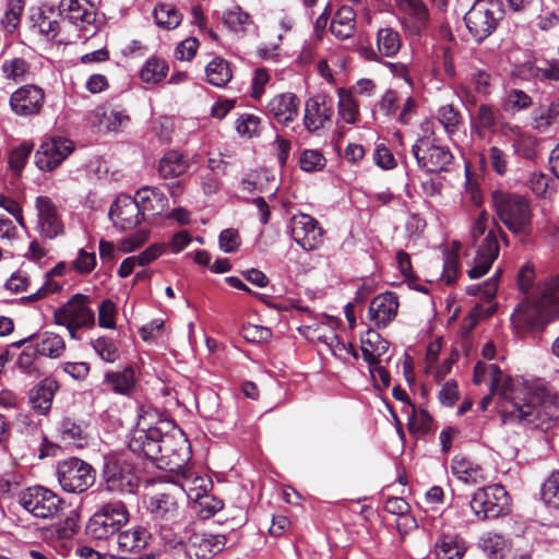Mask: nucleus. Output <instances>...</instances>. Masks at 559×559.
Instances as JSON below:
<instances>
[{
  "label": "nucleus",
  "mask_w": 559,
  "mask_h": 559,
  "mask_svg": "<svg viewBox=\"0 0 559 559\" xmlns=\"http://www.w3.org/2000/svg\"><path fill=\"white\" fill-rule=\"evenodd\" d=\"M490 380V392L503 400L501 414L504 421L516 423L530 429L547 431L557 424V416L545 406L547 390L544 386L515 383L496 364L478 361L474 366L473 382L478 385Z\"/></svg>",
  "instance_id": "nucleus-1"
},
{
  "label": "nucleus",
  "mask_w": 559,
  "mask_h": 559,
  "mask_svg": "<svg viewBox=\"0 0 559 559\" xmlns=\"http://www.w3.org/2000/svg\"><path fill=\"white\" fill-rule=\"evenodd\" d=\"M556 319H559V278L546 281L537 295L521 301L511 316L513 329L520 336L543 331Z\"/></svg>",
  "instance_id": "nucleus-2"
},
{
  "label": "nucleus",
  "mask_w": 559,
  "mask_h": 559,
  "mask_svg": "<svg viewBox=\"0 0 559 559\" xmlns=\"http://www.w3.org/2000/svg\"><path fill=\"white\" fill-rule=\"evenodd\" d=\"M179 493V487H171L152 495L147 501L146 508L158 527L163 547L179 545V531L190 521L178 502Z\"/></svg>",
  "instance_id": "nucleus-3"
},
{
  "label": "nucleus",
  "mask_w": 559,
  "mask_h": 559,
  "mask_svg": "<svg viewBox=\"0 0 559 559\" xmlns=\"http://www.w3.org/2000/svg\"><path fill=\"white\" fill-rule=\"evenodd\" d=\"M471 233L476 255L467 275L469 278L476 280L484 276L498 258L500 251L499 236L506 245L509 243V240L495 218H491L485 210L474 221Z\"/></svg>",
  "instance_id": "nucleus-4"
},
{
  "label": "nucleus",
  "mask_w": 559,
  "mask_h": 559,
  "mask_svg": "<svg viewBox=\"0 0 559 559\" xmlns=\"http://www.w3.org/2000/svg\"><path fill=\"white\" fill-rule=\"evenodd\" d=\"M493 211L507 229L521 237L533 231V206L528 198L513 192L495 190L491 193Z\"/></svg>",
  "instance_id": "nucleus-5"
},
{
  "label": "nucleus",
  "mask_w": 559,
  "mask_h": 559,
  "mask_svg": "<svg viewBox=\"0 0 559 559\" xmlns=\"http://www.w3.org/2000/svg\"><path fill=\"white\" fill-rule=\"evenodd\" d=\"M191 524L189 521L182 527L185 535H179V545L164 549L169 552H183L188 559H212L224 550L227 543L225 535L195 531Z\"/></svg>",
  "instance_id": "nucleus-6"
},
{
  "label": "nucleus",
  "mask_w": 559,
  "mask_h": 559,
  "mask_svg": "<svg viewBox=\"0 0 559 559\" xmlns=\"http://www.w3.org/2000/svg\"><path fill=\"white\" fill-rule=\"evenodd\" d=\"M102 479L107 491L118 495L135 493L140 486L134 464L121 454L104 457Z\"/></svg>",
  "instance_id": "nucleus-7"
},
{
  "label": "nucleus",
  "mask_w": 559,
  "mask_h": 559,
  "mask_svg": "<svg viewBox=\"0 0 559 559\" xmlns=\"http://www.w3.org/2000/svg\"><path fill=\"white\" fill-rule=\"evenodd\" d=\"M500 0H476L464 15L465 25L477 43L484 41L504 17Z\"/></svg>",
  "instance_id": "nucleus-8"
},
{
  "label": "nucleus",
  "mask_w": 559,
  "mask_h": 559,
  "mask_svg": "<svg viewBox=\"0 0 559 559\" xmlns=\"http://www.w3.org/2000/svg\"><path fill=\"white\" fill-rule=\"evenodd\" d=\"M129 521V511L122 501H110L93 514L87 524V533L95 539L115 538Z\"/></svg>",
  "instance_id": "nucleus-9"
},
{
  "label": "nucleus",
  "mask_w": 559,
  "mask_h": 559,
  "mask_svg": "<svg viewBox=\"0 0 559 559\" xmlns=\"http://www.w3.org/2000/svg\"><path fill=\"white\" fill-rule=\"evenodd\" d=\"M509 500V495L503 486L490 485L475 490L469 507L477 520H495L510 512Z\"/></svg>",
  "instance_id": "nucleus-10"
},
{
  "label": "nucleus",
  "mask_w": 559,
  "mask_h": 559,
  "mask_svg": "<svg viewBox=\"0 0 559 559\" xmlns=\"http://www.w3.org/2000/svg\"><path fill=\"white\" fill-rule=\"evenodd\" d=\"M57 477L64 491L81 493L95 483V471L87 462L79 457H69L58 463Z\"/></svg>",
  "instance_id": "nucleus-11"
},
{
  "label": "nucleus",
  "mask_w": 559,
  "mask_h": 559,
  "mask_svg": "<svg viewBox=\"0 0 559 559\" xmlns=\"http://www.w3.org/2000/svg\"><path fill=\"white\" fill-rule=\"evenodd\" d=\"M88 302V296L75 294L67 304L55 311V322L64 325L71 337H75L76 330L91 328L95 323V314Z\"/></svg>",
  "instance_id": "nucleus-12"
},
{
  "label": "nucleus",
  "mask_w": 559,
  "mask_h": 559,
  "mask_svg": "<svg viewBox=\"0 0 559 559\" xmlns=\"http://www.w3.org/2000/svg\"><path fill=\"white\" fill-rule=\"evenodd\" d=\"M412 154L418 167L427 173L449 171L454 160L448 146L436 144L428 136L420 138L413 144Z\"/></svg>",
  "instance_id": "nucleus-13"
},
{
  "label": "nucleus",
  "mask_w": 559,
  "mask_h": 559,
  "mask_svg": "<svg viewBox=\"0 0 559 559\" xmlns=\"http://www.w3.org/2000/svg\"><path fill=\"white\" fill-rule=\"evenodd\" d=\"M20 504L34 516L39 519L53 518L62 509V499L53 491L33 486L26 488L19 496Z\"/></svg>",
  "instance_id": "nucleus-14"
},
{
  "label": "nucleus",
  "mask_w": 559,
  "mask_h": 559,
  "mask_svg": "<svg viewBox=\"0 0 559 559\" xmlns=\"http://www.w3.org/2000/svg\"><path fill=\"white\" fill-rule=\"evenodd\" d=\"M160 459L156 463L158 467H167L171 471L179 469L190 460L188 440L181 431L176 433L162 432Z\"/></svg>",
  "instance_id": "nucleus-15"
},
{
  "label": "nucleus",
  "mask_w": 559,
  "mask_h": 559,
  "mask_svg": "<svg viewBox=\"0 0 559 559\" xmlns=\"http://www.w3.org/2000/svg\"><path fill=\"white\" fill-rule=\"evenodd\" d=\"M290 235L306 251L318 249L323 242V228L311 215L299 213L290 218Z\"/></svg>",
  "instance_id": "nucleus-16"
},
{
  "label": "nucleus",
  "mask_w": 559,
  "mask_h": 559,
  "mask_svg": "<svg viewBox=\"0 0 559 559\" xmlns=\"http://www.w3.org/2000/svg\"><path fill=\"white\" fill-rule=\"evenodd\" d=\"M46 99L45 91L35 84H25L10 96V108L20 117L38 116Z\"/></svg>",
  "instance_id": "nucleus-17"
},
{
  "label": "nucleus",
  "mask_w": 559,
  "mask_h": 559,
  "mask_svg": "<svg viewBox=\"0 0 559 559\" xmlns=\"http://www.w3.org/2000/svg\"><path fill=\"white\" fill-rule=\"evenodd\" d=\"M74 151L71 140L57 136L44 141L35 154L36 166L44 171H51Z\"/></svg>",
  "instance_id": "nucleus-18"
},
{
  "label": "nucleus",
  "mask_w": 559,
  "mask_h": 559,
  "mask_svg": "<svg viewBox=\"0 0 559 559\" xmlns=\"http://www.w3.org/2000/svg\"><path fill=\"white\" fill-rule=\"evenodd\" d=\"M37 227L41 237L55 239L64 234V224L56 204L50 198L39 195L36 198Z\"/></svg>",
  "instance_id": "nucleus-19"
},
{
  "label": "nucleus",
  "mask_w": 559,
  "mask_h": 559,
  "mask_svg": "<svg viewBox=\"0 0 559 559\" xmlns=\"http://www.w3.org/2000/svg\"><path fill=\"white\" fill-rule=\"evenodd\" d=\"M109 217L115 227L121 230L135 228L145 219L135 198L128 194H120L111 204Z\"/></svg>",
  "instance_id": "nucleus-20"
},
{
  "label": "nucleus",
  "mask_w": 559,
  "mask_h": 559,
  "mask_svg": "<svg viewBox=\"0 0 559 559\" xmlns=\"http://www.w3.org/2000/svg\"><path fill=\"white\" fill-rule=\"evenodd\" d=\"M162 430L158 427H150L147 429H134L132 430L128 447L129 449L152 462H156L160 459V438Z\"/></svg>",
  "instance_id": "nucleus-21"
},
{
  "label": "nucleus",
  "mask_w": 559,
  "mask_h": 559,
  "mask_svg": "<svg viewBox=\"0 0 559 559\" xmlns=\"http://www.w3.org/2000/svg\"><path fill=\"white\" fill-rule=\"evenodd\" d=\"M403 27L413 35H421L429 22L424 0H396Z\"/></svg>",
  "instance_id": "nucleus-22"
},
{
  "label": "nucleus",
  "mask_w": 559,
  "mask_h": 559,
  "mask_svg": "<svg viewBox=\"0 0 559 559\" xmlns=\"http://www.w3.org/2000/svg\"><path fill=\"white\" fill-rule=\"evenodd\" d=\"M333 116V102L326 95L310 97L305 104L304 124L310 132L324 128Z\"/></svg>",
  "instance_id": "nucleus-23"
},
{
  "label": "nucleus",
  "mask_w": 559,
  "mask_h": 559,
  "mask_svg": "<svg viewBox=\"0 0 559 559\" xmlns=\"http://www.w3.org/2000/svg\"><path fill=\"white\" fill-rule=\"evenodd\" d=\"M300 100L294 93L275 95L266 106V112L278 123L287 126L298 116Z\"/></svg>",
  "instance_id": "nucleus-24"
},
{
  "label": "nucleus",
  "mask_w": 559,
  "mask_h": 559,
  "mask_svg": "<svg viewBox=\"0 0 559 559\" xmlns=\"http://www.w3.org/2000/svg\"><path fill=\"white\" fill-rule=\"evenodd\" d=\"M399 309V297L393 292L376 296L369 306V316L377 328H385L395 317Z\"/></svg>",
  "instance_id": "nucleus-25"
},
{
  "label": "nucleus",
  "mask_w": 559,
  "mask_h": 559,
  "mask_svg": "<svg viewBox=\"0 0 559 559\" xmlns=\"http://www.w3.org/2000/svg\"><path fill=\"white\" fill-rule=\"evenodd\" d=\"M59 383L52 378H45L36 384L28 395V403L33 411L39 415H47L51 408Z\"/></svg>",
  "instance_id": "nucleus-26"
},
{
  "label": "nucleus",
  "mask_w": 559,
  "mask_h": 559,
  "mask_svg": "<svg viewBox=\"0 0 559 559\" xmlns=\"http://www.w3.org/2000/svg\"><path fill=\"white\" fill-rule=\"evenodd\" d=\"M134 198L144 217L159 215L168 206V199L156 187H142L136 191Z\"/></svg>",
  "instance_id": "nucleus-27"
},
{
  "label": "nucleus",
  "mask_w": 559,
  "mask_h": 559,
  "mask_svg": "<svg viewBox=\"0 0 559 559\" xmlns=\"http://www.w3.org/2000/svg\"><path fill=\"white\" fill-rule=\"evenodd\" d=\"M452 474L461 481L477 485L486 480L485 468L464 455H455L451 462Z\"/></svg>",
  "instance_id": "nucleus-28"
},
{
  "label": "nucleus",
  "mask_w": 559,
  "mask_h": 559,
  "mask_svg": "<svg viewBox=\"0 0 559 559\" xmlns=\"http://www.w3.org/2000/svg\"><path fill=\"white\" fill-rule=\"evenodd\" d=\"M59 14L75 25L91 24L95 19L92 4L87 0H61Z\"/></svg>",
  "instance_id": "nucleus-29"
},
{
  "label": "nucleus",
  "mask_w": 559,
  "mask_h": 559,
  "mask_svg": "<svg viewBox=\"0 0 559 559\" xmlns=\"http://www.w3.org/2000/svg\"><path fill=\"white\" fill-rule=\"evenodd\" d=\"M151 538V533L143 526H135L126 531H119L115 536L117 547L122 552H140Z\"/></svg>",
  "instance_id": "nucleus-30"
},
{
  "label": "nucleus",
  "mask_w": 559,
  "mask_h": 559,
  "mask_svg": "<svg viewBox=\"0 0 559 559\" xmlns=\"http://www.w3.org/2000/svg\"><path fill=\"white\" fill-rule=\"evenodd\" d=\"M135 383V371L129 365L119 371H107L104 376V384L116 394L131 395Z\"/></svg>",
  "instance_id": "nucleus-31"
},
{
  "label": "nucleus",
  "mask_w": 559,
  "mask_h": 559,
  "mask_svg": "<svg viewBox=\"0 0 559 559\" xmlns=\"http://www.w3.org/2000/svg\"><path fill=\"white\" fill-rule=\"evenodd\" d=\"M466 550V542L459 535L442 534L435 544L437 559H462Z\"/></svg>",
  "instance_id": "nucleus-32"
},
{
  "label": "nucleus",
  "mask_w": 559,
  "mask_h": 559,
  "mask_svg": "<svg viewBox=\"0 0 559 559\" xmlns=\"http://www.w3.org/2000/svg\"><path fill=\"white\" fill-rule=\"evenodd\" d=\"M190 167L188 158L178 151H167L158 163V174L163 179H175Z\"/></svg>",
  "instance_id": "nucleus-33"
},
{
  "label": "nucleus",
  "mask_w": 559,
  "mask_h": 559,
  "mask_svg": "<svg viewBox=\"0 0 559 559\" xmlns=\"http://www.w3.org/2000/svg\"><path fill=\"white\" fill-rule=\"evenodd\" d=\"M390 344L377 331L368 330L361 338V353L369 366L378 365L380 357L389 350Z\"/></svg>",
  "instance_id": "nucleus-34"
},
{
  "label": "nucleus",
  "mask_w": 559,
  "mask_h": 559,
  "mask_svg": "<svg viewBox=\"0 0 559 559\" xmlns=\"http://www.w3.org/2000/svg\"><path fill=\"white\" fill-rule=\"evenodd\" d=\"M356 13L352 7H341L332 20L331 33L338 39H347L355 32Z\"/></svg>",
  "instance_id": "nucleus-35"
},
{
  "label": "nucleus",
  "mask_w": 559,
  "mask_h": 559,
  "mask_svg": "<svg viewBox=\"0 0 559 559\" xmlns=\"http://www.w3.org/2000/svg\"><path fill=\"white\" fill-rule=\"evenodd\" d=\"M35 348L39 356L49 357L52 359L61 357L66 352V342L62 336L53 332H44L35 335Z\"/></svg>",
  "instance_id": "nucleus-36"
},
{
  "label": "nucleus",
  "mask_w": 559,
  "mask_h": 559,
  "mask_svg": "<svg viewBox=\"0 0 559 559\" xmlns=\"http://www.w3.org/2000/svg\"><path fill=\"white\" fill-rule=\"evenodd\" d=\"M466 81L473 91L479 96H488L492 88V74L488 68L471 64Z\"/></svg>",
  "instance_id": "nucleus-37"
},
{
  "label": "nucleus",
  "mask_w": 559,
  "mask_h": 559,
  "mask_svg": "<svg viewBox=\"0 0 559 559\" xmlns=\"http://www.w3.org/2000/svg\"><path fill=\"white\" fill-rule=\"evenodd\" d=\"M31 63L22 57L5 59L1 63V73L14 83H22L31 76Z\"/></svg>",
  "instance_id": "nucleus-38"
},
{
  "label": "nucleus",
  "mask_w": 559,
  "mask_h": 559,
  "mask_svg": "<svg viewBox=\"0 0 559 559\" xmlns=\"http://www.w3.org/2000/svg\"><path fill=\"white\" fill-rule=\"evenodd\" d=\"M207 82L223 87L233 79L230 63L222 57H215L205 68Z\"/></svg>",
  "instance_id": "nucleus-39"
},
{
  "label": "nucleus",
  "mask_w": 559,
  "mask_h": 559,
  "mask_svg": "<svg viewBox=\"0 0 559 559\" xmlns=\"http://www.w3.org/2000/svg\"><path fill=\"white\" fill-rule=\"evenodd\" d=\"M155 24L164 29H174L182 21V14L171 3H157L153 10Z\"/></svg>",
  "instance_id": "nucleus-40"
},
{
  "label": "nucleus",
  "mask_w": 559,
  "mask_h": 559,
  "mask_svg": "<svg viewBox=\"0 0 559 559\" xmlns=\"http://www.w3.org/2000/svg\"><path fill=\"white\" fill-rule=\"evenodd\" d=\"M168 70L169 67L165 59L152 56L141 68L140 79L145 83L156 84L166 78Z\"/></svg>",
  "instance_id": "nucleus-41"
},
{
  "label": "nucleus",
  "mask_w": 559,
  "mask_h": 559,
  "mask_svg": "<svg viewBox=\"0 0 559 559\" xmlns=\"http://www.w3.org/2000/svg\"><path fill=\"white\" fill-rule=\"evenodd\" d=\"M498 110L493 106L488 104H481L477 108L476 115L472 118V127L477 134H481L483 131L495 132L497 126Z\"/></svg>",
  "instance_id": "nucleus-42"
},
{
  "label": "nucleus",
  "mask_w": 559,
  "mask_h": 559,
  "mask_svg": "<svg viewBox=\"0 0 559 559\" xmlns=\"http://www.w3.org/2000/svg\"><path fill=\"white\" fill-rule=\"evenodd\" d=\"M559 124V98L546 108L534 111L533 128L539 132H546L551 126Z\"/></svg>",
  "instance_id": "nucleus-43"
},
{
  "label": "nucleus",
  "mask_w": 559,
  "mask_h": 559,
  "mask_svg": "<svg viewBox=\"0 0 559 559\" xmlns=\"http://www.w3.org/2000/svg\"><path fill=\"white\" fill-rule=\"evenodd\" d=\"M338 96V115L349 124L357 121L359 115V105L354 98L353 92L344 87L337 90Z\"/></svg>",
  "instance_id": "nucleus-44"
},
{
  "label": "nucleus",
  "mask_w": 559,
  "mask_h": 559,
  "mask_svg": "<svg viewBox=\"0 0 559 559\" xmlns=\"http://www.w3.org/2000/svg\"><path fill=\"white\" fill-rule=\"evenodd\" d=\"M58 430L63 442L74 444L79 448H82L84 443H86V435L83 427L72 418H63L59 424Z\"/></svg>",
  "instance_id": "nucleus-45"
},
{
  "label": "nucleus",
  "mask_w": 559,
  "mask_h": 559,
  "mask_svg": "<svg viewBox=\"0 0 559 559\" xmlns=\"http://www.w3.org/2000/svg\"><path fill=\"white\" fill-rule=\"evenodd\" d=\"M379 52L385 57L395 56L401 49V37L399 32L391 27L380 28L377 34Z\"/></svg>",
  "instance_id": "nucleus-46"
},
{
  "label": "nucleus",
  "mask_w": 559,
  "mask_h": 559,
  "mask_svg": "<svg viewBox=\"0 0 559 559\" xmlns=\"http://www.w3.org/2000/svg\"><path fill=\"white\" fill-rule=\"evenodd\" d=\"M96 354L106 362L114 364L119 357V348L112 338L99 336L91 342Z\"/></svg>",
  "instance_id": "nucleus-47"
},
{
  "label": "nucleus",
  "mask_w": 559,
  "mask_h": 559,
  "mask_svg": "<svg viewBox=\"0 0 559 559\" xmlns=\"http://www.w3.org/2000/svg\"><path fill=\"white\" fill-rule=\"evenodd\" d=\"M438 120L449 135L456 133L461 124L462 116L451 104L443 105L438 109Z\"/></svg>",
  "instance_id": "nucleus-48"
},
{
  "label": "nucleus",
  "mask_w": 559,
  "mask_h": 559,
  "mask_svg": "<svg viewBox=\"0 0 559 559\" xmlns=\"http://www.w3.org/2000/svg\"><path fill=\"white\" fill-rule=\"evenodd\" d=\"M408 429L412 433H428L431 430L432 417L426 409L416 411L415 406L409 409Z\"/></svg>",
  "instance_id": "nucleus-49"
},
{
  "label": "nucleus",
  "mask_w": 559,
  "mask_h": 559,
  "mask_svg": "<svg viewBox=\"0 0 559 559\" xmlns=\"http://www.w3.org/2000/svg\"><path fill=\"white\" fill-rule=\"evenodd\" d=\"M542 498L547 506L559 510V469L552 472L544 481Z\"/></svg>",
  "instance_id": "nucleus-50"
},
{
  "label": "nucleus",
  "mask_w": 559,
  "mask_h": 559,
  "mask_svg": "<svg viewBox=\"0 0 559 559\" xmlns=\"http://www.w3.org/2000/svg\"><path fill=\"white\" fill-rule=\"evenodd\" d=\"M195 506L198 508V514L203 519H209L221 511L224 507V503L221 499L215 498L211 495H201V492H197L195 495Z\"/></svg>",
  "instance_id": "nucleus-51"
},
{
  "label": "nucleus",
  "mask_w": 559,
  "mask_h": 559,
  "mask_svg": "<svg viewBox=\"0 0 559 559\" xmlns=\"http://www.w3.org/2000/svg\"><path fill=\"white\" fill-rule=\"evenodd\" d=\"M532 104V97L524 91L518 88L510 90L503 99L504 109L512 111L527 109Z\"/></svg>",
  "instance_id": "nucleus-52"
},
{
  "label": "nucleus",
  "mask_w": 559,
  "mask_h": 559,
  "mask_svg": "<svg viewBox=\"0 0 559 559\" xmlns=\"http://www.w3.org/2000/svg\"><path fill=\"white\" fill-rule=\"evenodd\" d=\"M300 168L304 171L312 173L325 167L326 159L320 151L305 150L299 159Z\"/></svg>",
  "instance_id": "nucleus-53"
},
{
  "label": "nucleus",
  "mask_w": 559,
  "mask_h": 559,
  "mask_svg": "<svg viewBox=\"0 0 559 559\" xmlns=\"http://www.w3.org/2000/svg\"><path fill=\"white\" fill-rule=\"evenodd\" d=\"M401 97L394 90H388L378 103L379 110L389 119L397 117L400 109Z\"/></svg>",
  "instance_id": "nucleus-54"
},
{
  "label": "nucleus",
  "mask_w": 559,
  "mask_h": 559,
  "mask_svg": "<svg viewBox=\"0 0 559 559\" xmlns=\"http://www.w3.org/2000/svg\"><path fill=\"white\" fill-rule=\"evenodd\" d=\"M32 151L33 144L28 142H23L19 146L14 147L9 155L10 168L20 173L24 168Z\"/></svg>",
  "instance_id": "nucleus-55"
},
{
  "label": "nucleus",
  "mask_w": 559,
  "mask_h": 559,
  "mask_svg": "<svg viewBox=\"0 0 559 559\" xmlns=\"http://www.w3.org/2000/svg\"><path fill=\"white\" fill-rule=\"evenodd\" d=\"M501 271L498 270L495 275L481 285H471L466 288V294L471 296H483L486 300H491L496 296L498 289V280Z\"/></svg>",
  "instance_id": "nucleus-56"
},
{
  "label": "nucleus",
  "mask_w": 559,
  "mask_h": 559,
  "mask_svg": "<svg viewBox=\"0 0 559 559\" xmlns=\"http://www.w3.org/2000/svg\"><path fill=\"white\" fill-rule=\"evenodd\" d=\"M538 140L533 135H521L513 144L515 154L525 159L537 156Z\"/></svg>",
  "instance_id": "nucleus-57"
},
{
  "label": "nucleus",
  "mask_w": 559,
  "mask_h": 559,
  "mask_svg": "<svg viewBox=\"0 0 559 559\" xmlns=\"http://www.w3.org/2000/svg\"><path fill=\"white\" fill-rule=\"evenodd\" d=\"M250 21V15L242 11V9L238 5L233 9L224 12L223 22L233 31H239L243 28L246 24Z\"/></svg>",
  "instance_id": "nucleus-58"
},
{
  "label": "nucleus",
  "mask_w": 559,
  "mask_h": 559,
  "mask_svg": "<svg viewBox=\"0 0 559 559\" xmlns=\"http://www.w3.org/2000/svg\"><path fill=\"white\" fill-rule=\"evenodd\" d=\"M96 266L95 252H88L80 249L75 260L72 262L73 270L82 275L90 274Z\"/></svg>",
  "instance_id": "nucleus-59"
},
{
  "label": "nucleus",
  "mask_w": 559,
  "mask_h": 559,
  "mask_svg": "<svg viewBox=\"0 0 559 559\" xmlns=\"http://www.w3.org/2000/svg\"><path fill=\"white\" fill-rule=\"evenodd\" d=\"M116 305L110 299H105L98 307V324L105 329H115L116 326Z\"/></svg>",
  "instance_id": "nucleus-60"
},
{
  "label": "nucleus",
  "mask_w": 559,
  "mask_h": 559,
  "mask_svg": "<svg viewBox=\"0 0 559 559\" xmlns=\"http://www.w3.org/2000/svg\"><path fill=\"white\" fill-rule=\"evenodd\" d=\"M212 483L210 479L202 476H194L193 478H186L185 483L181 485L180 491L187 492L190 499L195 500V493L201 492V495L207 493V488Z\"/></svg>",
  "instance_id": "nucleus-61"
},
{
  "label": "nucleus",
  "mask_w": 559,
  "mask_h": 559,
  "mask_svg": "<svg viewBox=\"0 0 559 559\" xmlns=\"http://www.w3.org/2000/svg\"><path fill=\"white\" fill-rule=\"evenodd\" d=\"M241 335L249 343H260L267 341L272 332L265 326L248 323L242 325Z\"/></svg>",
  "instance_id": "nucleus-62"
},
{
  "label": "nucleus",
  "mask_w": 559,
  "mask_h": 559,
  "mask_svg": "<svg viewBox=\"0 0 559 559\" xmlns=\"http://www.w3.org/2000/svg\"><path fill=\"white\" fill-rule=\"evenodd\" d=\"M260 122V118L254 115H242L236 122L237 132L240 135L252 138L259 133Z\"/></svg>",
  "instance_id": "nucleus-63"
},
{
  "label": "nucleus",
  "mask_w": 559,
  "mask_h": 559,
  "mask_svg": "<svg viewBox=\"0 0 559 559\" xmlns=\"http://www.w3.org/2000/svg\"><path fill=\"white\" fill-rule=\"evenodd\" d=\"M535 75L540 80L559 81V60H544L535 68Z\"/></svg>",
  "instance_id": "nucleus-64"
}]
</instances>
